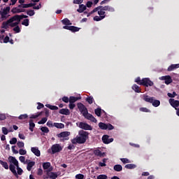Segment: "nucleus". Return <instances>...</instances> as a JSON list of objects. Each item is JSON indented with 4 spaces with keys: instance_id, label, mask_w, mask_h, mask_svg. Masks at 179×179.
<instances>
[{
    "instance_id": "1",
    "label": "nucleus",
    "mask_w": 179,
    "mask_h": 179,
    "mask_svg": "<svg viewBox=\"0 0 179 179\" xmlns=\"http://www.w3.org/2000/svg\"><path fill=\"white\" fill-rule=\"evenodd\" d=\"M71 132L63 131L57 134V138H60V142H65V141H69V136Z\"/></svg>"
},
{
    "instance_id": "2",
    "label": "nucleus",
    "mask_w": 179,
    "mask_h": 179,
    "mask_svg": "<svg viewBox=\"0 0 179 179\" xmlns=\"http://www.w3.org/2000/svg\"><path fill=\"white\" fill-rule=\"evenodd\" d=\"M27 17H29V16L27 15H15L14 16H13L12 17H10L8 20L9 22L13 23V22H17L18 23H20V20H22V19H27Z\"/></svg>"
},
{
    "instance_id": "3",
    "label": "nucleus",
    "mask_w": 179,
    "mask_h": 179,
    "mask_svg": "<svg viewBox=\"0 0 179 179\" xmlns=\"http://www.w3.org/2000/svg\"><path fill=\"white\" fill-rule=\"evenodd\" d=\"M77 126H78V127L81 129H84L85 131H92V129H93V127H92L90 124L83 122L77 123Z\"/></svg>"
},
{
    "instance_id": "4",
    "label": "nucleus",
    "mask_w": 179,
    "mask_h": 179,
    "mask_svg": "<svg viewBox=\"0 0 179 179\" xmlns=\"http://www.w3.org/2000/svg\"><path fill=\"white\" fill-rule=\"evenodd\" d=\"M51 150L52 155H55V153H59L62 150V146L61 145L56 143L52 145Z\"/></svg>"
},
{
    "instance_id": "5",
    "label": "nucleus",
    "mask_w": 179,
    "mask_h": 179,
    "mask_svg": "<svg viewBox=\"0 0 179 179\" xmlns=\"http://www.w3.org/2000/svg\"><path fill=\"white\" fill-rule=\"evenodd\" d=\"M169 103L174 109L176 110V113H179V101L174 99H169Z\"/></svg>"
},
{
    "instance_id": "6",
    "label": "nucleus",
    "mask_w": 179,
    "mask_h": 179,
    "mask_svg": "<svg viewBox=\"0 0 179 179\" xmlns=\"http://www.w3.org/2000/svg\"><path fill=\"white\" fill-rule=\"evenodd\" d=\"M154 83L150 78H146L142 79L141 86H145V87H149V86H153Z\"/></svg>"
},
{
    "instance_id": "7",
    "label": "nucleus",
    "mask_w": 179,
    "mask_h": 179,
    "mask_svg": "<svg viewBox=\"0 0 179 179\" xmlns=\"http://www.w3.org/2000/svg\"><path fill=\"white\" fill-rule=\"evenodd\" d=\"M83 115L86 120L91 121V122H97V120H96L92 114L89 113H83Z\"/></svg>"
},
{
    "instance_id": "8",
    "label": "nucleus",
    "mask_w": 179,
    "mask_h": 179,
    "mask_svg": "<svg viewBox=\"0 0 179 179\" xmlns=\"http://www.w3.org/2000/svg\"><path fill=\"white\" fill-rule=\"evenodd\" d=\"M10 11V7L7 6L6 8L3 9V11H0V15L1 16V19H7V15L8 12Z\"/></svg>"
},
{
    "instance_id": "9",
    "label": "nucleus",
    "mask_w": 179,
    "mask_h": 179,
    "mask_svg": "<svg viewBox=\"0 0 179 179\" xmlns=\"http://www.w3.org/2000/svg\"><path fill=\"white\" fill-rule=\"evenodd\" d=\"M78 135H79L80 138H83V140H84L85 141L89 138V132H87V131H86L85 130H80L78 132Z\"/></svg>"
},
{
    "instance_id": "10",
    "label": "nucleus",
    "mask_w": 179,
    "mask_h": 179,
    "mask_svg": "<svg viewBox=\"0 0 179 179\" xmlns=\"http://www.w3.org/2000/svg\"><path fill=\"white\" fill-rule=\"evenodd\" d=\"M102 142L105 143V145H108V143H111V142H114V138H110V136L103 135L102 136Z\"/></svg>"
},
{
    "instance_id": "11",
    "label": "nucleus",
    "mask_w": 179,
    "mask_h": 179,
    "mask_svg": "<svg viewBox=\"0 0 179 179\" xmlns=\"http://www.w3.org/2000/svg\"><path fill=\"white\" fill-rule=\"evenodd\" d=\"M77 107L81 113H89V111H87V108L80 102L77 103Z\"/></svg>"
},
{
    "instance_id": "12",
    "label": "nucleus",
    "mask_w": 179,
    "mask_h": 179,
    "mask_svg": "<svg viewBox=\"0 0 179 179\" xmlns=\"http://www.w3.org/2000/svg\"><path fill=\"white\" fill-rule=\"evenodd\" d=\"M31 152L35 155V156H37V157H40L41 156V152H40V150H38V148L37 147H32L31 148Z\"/></svg>"
},
{
    "instance_id": "13",
    "label": "nucleus",
    "mask_w": 179,
    "mask_h": 179,
    "mask_svg": "<svg viewBox=\"0 0 179 179\" xmlns=\"http://www.w3.org/2000/svg\"><path fill=\"white\" fill-rule=\"evenodd\" d=\"M162 80H165L166 85H170V83H173V79L170 76H165L162 77Z\"/></svg>"
},
{
    "instance_id": "14",
    "label": "nucleus",
    "mask_w": 179,
    "mask_h": 179,
    "mask_svg": "<svg viewBox=\"0 0 179 179\" xmlns=\"http://www.w3.org/2000/svg\"><path fill=\"white\" fill-rule=\"evenodd\" d=\"M46 174L49 176V178L57 179L58 178V174L55 172H50V171H46Z\"/></svg>"
},
{
    "instance_id": "15",
    "label": "nucleus",
    "mask_w": 179,
    "mask_h": 179,
    "mask_svg": "<svg viewBox=\"0 0 179 179\" xmlns=\"http://www.w3.org/2000/svg\"><path fill=\"white\" fill-rule=\"evenodd\" d=\"M155 99V97H150L149 96V95H145L144 94L143 96V100H144V101H146V103H153V99Z\"/></svg>"
},
{
    "instance_id": "16",
    "label": "nucleus",
    "mask_w": 179,
    "mask_h": 179,
    "mask_svg": "<svg viewBox=\"0 0 179 179\" xmlns=\"http://www.w3.org/2000/svg\"><path fill=\"white\" fill-rule=\"evenodd\" d=\"M9 169L11 171V173H13V174H14L15 176L17 177H17H19V176H17V172H16V167L15 166V165H13L12 164H10Z\"/></svg>"
},
{
    "instance_id": "17",
    "label": "nucleus",
    "mask_w": 179,
    "mask_h": 179,
    "mask_svg": "<svg viewBox=\"0 0 179 179\" xmlns=\"http://www.w3.org/2000/svg\"><path fill=\"white\" fill-rule=\"evenodd\" d=\"M102 10H107L108 12H115V9L111 6H102Z\"/></svg>"
},
{
    "instance_id": "18",
    "label": "nucleus",
    "mask_w": 179,
    "mask_h": 179,
    "mask_svg": "<svg viewBox=\"0 0 179 179\" xmlns=\"http://www.w3.org/2000/svg\"><path fill=\"white\" fill-rule=\"evenodd\" d=\"M178 68H179V64H171V66H169L167 69L168 72H171L173 71H174V69H178Z\"/></svg>"
},
{
    "instance_id": "19",
    "label": "nucleus",
    "mask_w": 179,
    "mask_h": 179,
    "mask_svg": "<svg viewBox=\"0 0 179 179\" xmlns=\"http://www.w3.org/2000/svg\"><path fill=\"white\" fill-rule=\"evenodd\" d=\"M45 117L42 118L39 122H38V124H39V125H41L43 124H45L46 121H48V115H50L49 113H45Z\"/></svg>"
},
{
    "instance_id": "20",
    "label": "nucleus",
    "mask_w": 179,
    "mask_h": 179,
    "mask_svg": "<svg viewBox=\"0 0 179 179\" xmlns=\"http://www.w3.org/2000/svg\"><path fill=\"white\" fill-rule=\"evenodd\" d=\"M36 162L34 161H31L27 163V169L28 171H31V169H33L34 166H35Z\"/></svg>"
},
{
    "instance_id": "21",
    "label": "nucleus",
    "mask_w": 179,
    "mask_h": 179,
    "mask_svg": "<svg viewBox=\"0 0 179 179\" xmlns=\"http://www.w3.org/2000/svg\"><path fill=\"white\" fill-rule=\"evenodd\" d=\"M80 97L71 96L69 97V103H76V101H78V100H80Z\"/></svg>"
},
{
    "instance_id": "22",
    "label": "nucleus",
    "mask_w": 179,
    "mask_h": 179,
    "mask_svg": "<svg viewBox=\"0 0 179 179\" xmlns=\"http://www.w3.org/2000/svg\"><path fill=\"white\" fill-rule=\"evenodd\" d=\"M94 155L98 156L99 157H103L104 156V152H102L100 150H94Z\"/></svg>"
},
{
    "instance_id": "23",
    "label": "nucleus",
    "mask_w": 179,
    "mask_h": 179,
    "mask_svg": "<svg viewBox=\"0 0 179 179\" xmlns=\"http://www.w3.org/2000/svg\"><path fill=\"white\" fill-rule=\"evenodd\" d=\"M10 23L12 22H9V20L6 22H3L1 24V29H5L6 30L9 29V25L10 24Z\"/></svg>"
},
{
    "instance_id": "24",
    "label": "nucleus",
    "mask_w": 179,
    "mask_h": 179,
    "mask_svg": "<svg viewBox=\"0 0 179 179\" xmlns=\"http://www.w3.org/2000/svg\"><path fill=\"white\" fill-rule=\"evenodd\" d=\"M85 10H86V6L84 4H80L77 10V12H78V13H83V12H85Z\"/></svg>"
},
{
    "instance_id": "25",
    "label": "nucleus",
    "mask_w": 179,
    "mask_h": 179,
    "mask_svg": "<svg viewBox=\"0 0 179 179\" xmlns=\"http://www.w3.org/2000/svg\"><path fill=\"white\" fill-rule=\"evenodd\" d=\"M62 23L64 24L65 26H71L72 22H71V20L68 18H64L62 20Z\"/></svg>"
},
{
    "instance_id": "26",
    "label": "nucleus",
    "mask_w": 179,
    "mask_h": 179,
    "mask_svg": "<svg viewBox=\"0 0 179 179\" xmlns=\"http://www.w3.org/2000/svg\"><path fill=\"white\" fill-rule=\"evenodd\" d=\"M113 170H115V171H122V166H121V164H116L113 166Z\"/></svg>"
},
{
    "instance_id": "27",
    "label": "nucleus",
    "mask_w": 179,
    "mask_h": 179,
    "mask_svg": "<svg viewBox=\"0 0 179 179\" xmlns=\"http://www.w3.org/2000/svg\"><path fill=\"white\" fill-rule=\"evenodd\" d=\"M8 160L10 163H13V164L14 165L17 164V162H19L15 157H12V156L9 157Z\"/></svg>"
},
{
    "instance_id": "28",
    "label": "nucleus",
    "mask_w": 179,
    "mask_h": 179,
    "mask_svg": "<svg viewBox=\"0 0 179 179\" xmlns=\"http://www.w3.org/2000/svg\"><path fill=\"white\" fill-rule=\"evenodd\" d=\"M34 127H36V124L33 122V120H29V130L31 132H33L34 131Z\"/></svg>"
},
{
    "instance_id": "29",
    "label": "nucleus",
    "mask_w": 179,
    "mask_h": 179,
    "mask_svg": "<svg viewBox=\"0 0 179 179\" xmlns=\"http://www.w3.org/2000/svg\"><path fill=\"white\" fill-rule=\"evenodd\" d=\"M54 127L58 129H62L63 128H65V124L62 123H54Z\"/></svg>"
},
{
    "instance_id": "30",
    "label": "nucleus",
    "mask_w": 179,
    "mask_h": 179,
    "mask_svg": "<svg viewBox=\"0 0 179 179\" xmlns=\"http://www.w3.org/2000/svg\"><path fill=\"white\" fill-rule=\"evenodd\" d=\"M132 89H133V90H134V92H135L136 93H141V88L138 86V85L134 84V85L132 86Z\"/></svg>"
},
{
    "instance_id": "31",
    "label": "nucleus",
    "mask_w": 179,
    "mask_h": 179,
    "mask_svg": "<svg viewBox=\"0 0 179 179\" xmlns=\"http://www.w3.org/2000/svg\"><path fill=\"white\" fill-rule=\"evenodd\" d=\"M151 104H152L154 107H159L160 106V101L154 99Z\"/></svg>"
},
{
    "instance_id": "32",
    "label": "nucleus",
    "mask_w": 179,
    "mask_h": 179,
    "mask_svg": "<svg viewBox=\"0 0 179 179\" xmlns=\"http://www.w3.org/2000/svg\"><path fill=\"white\" fill-rule=\"evenodd\" d=\"M2 133L3 134V135H8V134H9V132H13V130H8L6 127H2L1 129Z\"/></svg>"
},
{
    "instance_id": "33",
    "label": "nucleus",
    "mask_w": 179,
    "mask_h": 179,
    "mask_svg": "<svg viewBox=\"0 0 179 179\" xmlns=\"http://www.w3.org/2000/svg\"><path fill=\"white\" fill-rule=\"evenodd\" d=\"M0 164L6 169L8 170L9 169V165H8V162L0 160Z\"/></svg>"
},
{
    "instance_id": "34",
    "label": "nucleus",
    "mask_w": 179,
    "mask_h": 179,
    "mask_svg": "<svg viewBox=\"0 0 179 179\" xmlns=\"http://www.w3.org/2000/svg\"><path fill=\"white\" fill-rule=\"evenodd\" d=\"M43 170H48L50 167H51V163L50 162H44L43 164Z\"/></svg>"
},
{
    "instance_id": "35",
    "label": "nucleus",
    "mask_w": 179,
    "mask_h": 179,
    "mask_svg": "<svg viewBox=\"0 0 179 179\" xmlns=\"http://www.w3.org/2000/svg\"><path fill=\"white\" fill-rule=\"evenodd\" d=\"M80 30V28L75 26H71L70 27V31H72L73 33H76V31H79Z\"/></svg>"
},
{
    "instance_id": "36",
    "label": "nucleus",
    "mask_w": 179,
    "mask_h": 179,
    "mask_svg": "<svg viewBox=\"0 0 179 179\" xmlns=\"http://www.w3.org/2000/svg\"><path fill=\"white\" fill-rule=\"evenodd\" d=\"M125 169H128L129 170H131L132 169H136V166L134 164H128L125 165Z\"/></svg>"
},
{
    "instance_id": "37",
    "label": "nucleus",
    "mask_w": 179,
    "mask_h": 179,
    "mask_svg": "<svg viewBox=\"0 0 179 179\" xmlns=\"http://www.w3.org/2000/svg\"><path fill=\"white\" fill-rule=\"evenodd\" d=\"M99 127L100 129H103V130L107 129V124H106V123L99 122Z\"/></svg>"
},
{
    "instance_id": "38",
    "label": "nucleus",
    "mask_w": 179,
    "mask_h": 179,
    "mask_svg": "<svg viewBox=\"0 0 179 179\" xmlns=\"http://www.w3.org/2000/svg\"><path fill=\"white\" fill-rule=\"evenodd\" d=\"M32 6H36V3H30L28 4H23V9H26L27 8H31Z\"/></svg>"
},
{
    "instance_id": "39",
    "label": "nucleus",
    "mask_w": 179,
    "mask_h": 179,
    "mask_svg": "<svg viewBox=\"0 0 179 179\" xmlns=\"http://www.w3.org/2000/svg\"><path fill=\"white\" fill-rule=\"evenodd\" d=\"M45 107H47V108H50V110H58V107L56 106H52L50 104H46Z\"/></svg>"
},
{
    "instance_id": "40",
    "label": "nucleus",
    "mask_w": 179,
    "mask_h": 179,
    "mask_svg": "<svg viewBox=\"0 0 179 179\" xmlns=\"http://www.w3.org/2000/svg\"><path fill=\"white\" fill-rule=\"evenodd\" d=\"M98 15L99 16H104V18L106 17V10H102L100 8L98 11Z\"/></svg>"
},
{
    "instance_id": "41",
    "label": "nucleus",
    "mask_w": 179,
    "mask_h": 179,
    "mask_svg": "<svg viewBox=\"0 0 179 179\" xmlns=\"http://www.w3.org/2000/svg\"><path fill=\"white\" fill-rule=\"evenodd\" d=\"M103 19H104V16H95V17H94V20L95 21V22H100V20H103Z\"/></svg>"
},
{
    "instance_id": "42",
    "label": "nucleus",
    "mask_w": 179,
    "mask_h": 179,
    "mask_svg": "<svg viewBox=\"0 0 179 179\" xmlns=\"http://www.w3.org/2000/svg\"><path fill=\"white\" fill-rule=\"evenodd\" d=\"M76 138H77L78 143L83 144L86 143L85 140H83V138L80 137V136H76Z\"/></svg>"
},
{
    "instance_id": "43",
    "label": "nucleus",
    "mask_w": 179,
    "mask_h": 179,
    "mask_svg": "<svg viewBox=\"0 0 179 179\" xmlns=\"http://www.w3.org/2000/svg\"><path fill=\"white\" fill-rule=\"evenodd\" d=\"M85 100L87 102H88L89 104H93V101L94 99H93V96H88Z\"/></svg>"
},
{
    "instance_id": "44",
    "label": "nucleus",
    "mask_w": 179,
    "mask_h": 179,
    "mask_svg": "<svg viewBox=\"0 0 179 179\" xmlns=\"http://www.w3.org/2000/svg\"><path fill=\"white\" fill-rule=\"evenodd\" d=\"M41 131H42V132H44V134H48V132H50V129L47 127H42L41 128Z\"/></svg>"
},
{
    "instance_id": "45",
    "label": "nucleus",
    "mask_w": 179,
    "mask_h": 179,
    "mask_svg": "<svg viewBox=\"0 0 179 179\" xmlns=\"http://www.w3.org/2000/svg\"><path fill=\"white\" fill-rule=\"evenodd\" d=\"M12 13H20V8H18L17 7H14L11 10Z\"/></svg>"
},
{
    "instance_id": "46",
    "label": "nucleus",
    "mask_w": 179,
    "mask_h": 179,
    "mask_svg": "<svg viewBox=\"0 0 179 179\" xmlns=\"http://www.w3.org/2000/svg\"><path fill=\"white\" fill-rule=\"evenodd\" d=\"M100 9H102V6H99L95 8H94L92 11L91 13H95V12H99V10H100Z\"/></svg>"
},
{
    "instance_id": "47",
    "label": "nucleus",
    "mask_w": 179,
    "mask_h": 179,
    "mask_svg": "<svg viewBox=\"0 0 179 179\" xmlns=\"http://www.w3.org/2000/svg\"><path fill=\"white\" fill-rule=\"evenodd\" d=\"M35 13L34 10H29L27 11V15L29 16H34Z\"/></svg>"
},
{
    "instance_id": "48",
    "label": "nucleus",
    "mask_w": 179,
    "mask_h": 179,
    "mask_svg": "<svg viewBox=\"0 0 179 179\" xmlns=\"http://www.w3.org/2000/svg\"><path fill=\"white\" fill-rule=\"evenodd\" d=\"M120 160L122 161V163L124 164H126L127 163H131V161L128 159V158H120Z\"/></svg>"
},
{
    "instance_id": "49",
    "label": "nucleus",
    "mask_w": 179,
    "mask_h": 179,
    "mask_svg": "<svg viewBox=\"0 0 179 179\" xmlns=\"http://www.w3.org/2000/svg\"><path fill=\"white\" fill-rule=\"evenodd\" d=\"M17 143V138L13 137V138H11V140L10 141V145H15V143Z\"/></svg>"
},
{
    "instance_id": "50",
    "label": "nucleus",
    "mask_w": 179,
    "mask_h": 179,
    "mask_svg": "<svg viewBox=\"0 0 179 179\" xmlns=\"http://www.w3.org/2000/svg\"><path fill=\"white\" fill-rule=\"evenodd\" d=\"M29 19H25L23 20V22H22V26H29Z\"/></svg>"
},
{
    "instance_id": "51",
    "label": "nucleus",
    "mask_w": 179,
    "mask_h": 179,
    "mask_svg": "<svg viewBox=\"0 0 179 179\" xmlns=\"http://www.w3.org/2000/svg\"><path fill=\"white\" fill-rule=\"evenodd\" d=\"M17 146L20 148H24V143H23V141H18L17 143Z\"/></svg>"
},
{
    "instance_id": "52",
    "label": "nucleus",
    "mask_w": 179,
    "mask_h": 179,
    "mask_svg": "<svg viewBox=\"0 0 179 179\" xmlns=\"http://www.w3.org/2000/svg\"><path fill=\"white\" fill-rule=\"evenodd\" d=\"M106 113V111L103 110L100 106H98L97 108L94 110V113Z\"/></svg>"
},
{
    "instance_id": "53",
    "label": "nucleus",
    "mask_w": 179,
    "mask_h": 179,
    "mask_svg": "<svg viewBox=\"0 0 179 179\" xmlns=\"http://www.w3.org/2000/svg\"><path fill=\"white\" fill-rule=\"evenodd\" d=\"M19 23H20V22H11V23H10L9 26L10 27H17L19 25Z\"/></svg>"
},
{
    "instance_id": "54",
    "label": "nucleus",
    "mask_w": 179,
    "mask_h": 179,
    "mask_svg": "<svg viewBox=\"0 0 179 179\" xmlns=\"http://www.w3.org/2000/svg\"><path fill=\"white\" fill-rule=\"evenodd\" d=\"M19 160L20 162H21V163H24V164H26V157H23V156H20L19 157Z\"/></svg>"
},
{
    "instance_id": "55",
    "label": "nucleus",
    "mask_w": 179,
    "mask_h": 179,
    "mask_svg": "<svg viewBox=\"0 0 179 179\" xmlns=\"http://www.w3.org/2000/svg\"><path fill=\"white\" fill-rule=\"evenodd\" d=\"M76 179H83V178H85V176L82 173H79L76 176Z\"/></svg>"
},
{
    "instance_id": "56",
    "label": "nucleus",
    "mask_w": 179,
    "mask_h": 179,
    "mask_svg": "<svg viewBox=\"0 0 179 179\" xmlns=\"http://www.w3.org/2000/svg\"><path fill=\"white\" fill-rule=\"evenodd\" d=\"M27 117H29V116L27 115V114H24V115H20L18 117V118H19L20 120H26V118H27Z\"/></svg>"
},
{
    "instance_id": "57",
    "label": "nucleus",
    "mask_w": 179,
    "mask_h": 179,
    "mask_svg": "<svg viewBox=\"0 0 179 179\" xmlns=\"http://www.w3.org/2000/svg\"><path fill=\"white\" fill-rule=\"evenodd\" d=\"M135 82L137 83V85H141L142 86V80H141V77H138Z\"/></svg>"
},
{
    "instance_id": "58",
    "label": "nucleus",
    "mask_w": 179,
    "mask_h": 179,
    "mask_svg": "<svg viewBox=\"0 0 179 179\" xmlns=\"http://www.w3.org/2000/svg\"><path fill=\"white\" fill-rule=\"evenodd\" d=\"M19 153L21 155H24L27 153V151H26V150H24V149H20Z\"/></svg>"
},
{
    "instance_id": "59",
    "label": "nucleus",
    "mask_w": 179,
    "mask_h": 179,
    "mask_svg": "<svg viewBox=\"0 0 179 179\" xmlns=\"http://www.w3.org/2000/svg\"><path fill=\"white\" fill-rule=\"evenodd\" d=\"M106 125H107V129H108V131H112V129H114V126H113V124L108 123Z\"/></svg>"
},
{
    "instance_id": "60",
    "label": "nucleus",
    "mask_w": 179,
    "mask_h": 179,
    "mask_svg": "<svg viewBox=\"0 0 179 179\" xmlns=\"http://www.w3.org/2000/svg\"><path fill=\"white\" fill-rule=\"evenodd\" d=\"M13 31H15V33H20V27H19V25L13 28Z\"/></svg>"
},
{
    "instance_id": "61",
    "label": "nucleus",
    "mask_w": 179,
    "mask_h": 179,
    "mask_svg": "<svg viewBox=\"0 0 179 179\" xmlns=\"http://www.w3.org/2000/svg\"><path fill=\"white\" fill-rule=\"evenodd\" d=\"M62 100L64 103H69V98L68 96H63Z\"/></svg>"
},
{
    "instance_id": "62",
    "label": "nucleus",
    "mask_w": 179,
    "mask_h": 179,
    "mask_svg": "<svg viewBox=\"0 0 179 179\" xmlns=\"http://www.w3.org/2000/svg\"><path fill=\"white\" fill-rule=\"evenodd\" d=\"M168 96L171 97V99H173L175 96H177V93H176V92H173V94L168 93Z\"/></svg>"
},
{
    "instance_id": "63",
    "label": "nucleus",
    "mask_w": 179,
    "mask_h": 179,
    "mask_svg": "<svg viewBox=\"0 0 179 179\" xmlns=\"http://www.w3.org/2000/svg\"><path fill=\"white\" fill-rule=\"evenodd\" d=\"M97 179H107V175H99L97 176Z\"/></svg>"
},
{
    "instance_id": "64",
    "label": "nucleus",
    "mask_w": 179,
    "mask_h": 179,
    "mask_svg": "<svg viewBox=\"0 0 179 179\" xmlns=\"http://www.w3.org/2000/svg\"><path fill=\"white\" fill-rule=\"evenodd\" d=\"M59 113H69V109L62 108L59 110Z\"/></svg>"
}]
</instances>
